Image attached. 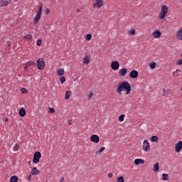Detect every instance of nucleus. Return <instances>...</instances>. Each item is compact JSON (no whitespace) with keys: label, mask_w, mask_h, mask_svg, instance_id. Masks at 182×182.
<instances>
[{"label":"nucleus","mask_w":182,"mask_h":182,"mask_svg":"<svg viewBox=\"0 0 182 182\" xmlns=\"http://www.w3.org/2000/svg\"><path fill=\"white\" fill-rule=\"evenodd\" d=\"M63 181H65V178L61 177V178H60V182H63Z\"/></svg>","instance_id":"nucleus-47"},{"label":"nucleus","mask_w":182,"mask_h":182,"mask_svg":"<svg viewBox=\"0 0 182 182\" xmlns=\"http://www.w3.org/2000/svg\"><path fill=\"white\" fill-rule=\"evenodd\" d=\"M90 139L92 143H99L100 141V138L97 134L92 135Z\"/></svg>","instance_id":"nucleus-7"},{"label":"nucleus","mask_w":182,"mask_h":182,"mask_svg":"<svg viewBox=\"0 0 182 182\" xmlns=\"http://www.w3.org/2000/svg\"><path fill=\"white\" fill-rule=\"evenodd\" d=\"M162 180H164V181L168 180V174L163 173L162 174Z\"/></svg>","instance_id":"nucleus-30"},{"label":"nucleus","mask_w":182,"mask_h":182,"mask_svg":"<svg viewBox=\"0 0 182 182\" xmlns=\"http://www.w3.org/2000/svg\"><path fill=\"white\" fill-rule=\"evenodd\" d=\"M161 12L167 15L168 13V7L166 5H163L161 9Z\"/></svg>","instance_id":"nucleus-15"},{"label":"nucleus","mask_w":182,"mask_h":182,"mask_svg":"<svg viewBox=\"0 0 182 182\" xmlns=\"http://www.w3.org/2000/svg\"><path fill=\"white\" fill-rule=\"evenodd\" d=\"M142 149L144 151H150V144L147 139L144 140Z\"/></svg>","instance_id":"nucleus-4"},{"label":"nucleus","mask_w":182,"mask_h":182,"mask_svg":"<svg viewBox=\"0 0 182 182\" xmlns=\"http://www.w3.org/2000/svg\"><path fill=\"white\" fill-rule=\"evenodd\" d=\"M152 36L153 38H154V39H158V38H160V36H161V32H160V31L159 30H156L153 31Z\"/></svg>","instance_id":"nucleus-10"},{"label":"nucleus","mask_w":182,"mask_h":182,"mask_svg":"<svg viewBox=\"0 0 182 182\" xmlns=\"http://www.w3.org/2000/svg\"><path fill=\"white\" fill-rule=\"evenodd\" d=\"M68 124L70 126V124H72V120H69L68 121Z\"/></svg>","instance_id":"nucleus-50"},{"label":"nucleus","mask_w":182,"mask_h":182,"mask_svg":"<svg viewBox=\"0 0 182 182\" xmlns=\"http://www.w3.org/2000/svg\"><path fill=\"white\" fill-rule=\"evenodd\" d=\"M33 65H36V63L33 61H29L26 63V66L24 67L25 70L28 71V68L31 67Z\"/></svg>","instance_id":"nucleus-16"},{"label":"nucleus","mask_w":182,"mask_h":182,"mask_svg":"<svg viewBox=\"0 0 182 182\" xmlns=\"http://www.w3.org/2000/svg\"><path fill=\"white\" fill-rule=\"evenodd\" d=\"M37 46H41L42 45V41L41 40H38L36 42Z\"/></svg>","instance_id":"nucleus-41"},{"label":"nucleus","mask_w":182,"mask_h":182,"mask_svg":"<svg viewBox=\"0 0 182 182\" xmlns=\"http://www.w3.org/2000/svg\"><path fill=\"white\" fill-rule=\"evenodd\" d=\"M176 38H177V39H178L179 41H182V28H179V29L176 31Z\"/></svg>","instance_id":"nucleus-13"},{"label":"nucleus","mask_w":182,"mask_h":182,"mask_svg":"<svg viewBox=\"0 0 182 182\" xmlns=\"http://www.w3.org/2000/svg\"><path fill=\"white\" fill-rule=\"evenodd\" d=\"M162 96H168V92H166V88H163Z\"/></svg>","instance_id":"nucleus-37"},{"label":"nucleus","mask_w":182,"mask_h":182,"mask_svg":"<svg viewBox=\"0 0 182 182\" xmlns=\"http://www.w3.org/2000/svg\"><path fill=\"white\" fill-rule=\"evenodd\" d=\"M41 15L39 13H37L36 16L35 17L34 19V23L36 25V23H38V22H39V19H41Z\"/></svg>","instance_id":"nucleus-23"},{"label":"nucleus","mask_w":182,"mask_h":182,"mask_svg":"<svg viewBox=\"0 0 182 182\" xmlns=\"http://www.w3.org/2000/svg\"><path fill=\"white\" fill-rule=\"evenodd\" d=\"M103 6V0H95L93 8H102Z\"/></svg>","instance_id":"nucleus-8"},{"label":"nucleus","mask_w":182,"mask_h":182,"mask_svg":"<svg viewBox=\"0 0 182 182\" xmlns=\"http://www.w3.org/2000/svg\"><path fill=\"white\" fill-rule=\"evenodd\" d=\"M180 73H181V71L178 69L175 72H173V76L177 77L180 76Z\"/></svg>","instance_id":"nucleus-27"},{"label":"nucleus","mask_w":182,"mask_h":182,"mask_svg":"<svg viewBox=\"0 0 182 182\" xmlns=\"http://www.w3.org/2000/svg\"><path fill=\"white\" fill-rule=\"evenodd\" d=\"M21 93H28V90L26 88H21Z\"/></svg>","instance_id":"nucleus-40"},{"label":"nucleus","mask_w":182,"mask_h":182,"mask_svg":"<svg viewBox=\"0 0 182 182\" xmlns=\"http://www.w3.org/2000/svg\"><path fill=\"white\" fill-rule=\"evenodd\" d=\"M123 90L125 92V95H130V92H132V86L128 82L123 81L118 84L116 92L118 95H122V92H123Z\"/></svg>","instance_id":"nucleus-1"},{"label":"nucleus","mask_w":182,"mask_h":182,"mask_svg":"<svg viewBox=\"0 0 182 182\" xmlns=\"http://www.w3.org/2000/svg\"><path fill=\"white\" fill-rule=\"evenodd\" d=\"M92 96H93V92H90L88 95V99H92Z\"/></svg>","instance_id":"nucleus-45"},{"label":"nucleus","mask_w":182,"mask_h":182,"mask_svg":"<svg viewBox=\"0 0 182 182\" xmlns=\"http://www.w3.org/2000/svg\"><path fill=\"white\" fill-rule=\"evenodd\" d=\"M49 113H55V109H53V108H50V109H49Z\"/></svg>","instance_id":"nucleus-44"},{"label":"nucleus","mask_w":182,"mask_h":182,"mask_svg":"<svg viewBox=\"0 0 182 182\" xmlns=\"http://www.w3.org/2000/svg\"><path fill=\"white\" fill-rule=\"evenodd\" d=\"M119 68H120V63L118 61H112L111 63V68L112 70H119Z\"/></svg>","instance_id":"nucleus-5"},{"label":"nucleus","mask_w":182,"mask_h":182,"mask_svg":"<svg viewBox=\"0 0 182 182\" xmlns=\"http://www.w3.org/2000/svg\"><path fill=\"white\" fill-rule=\"evenodd\" d=\"M70 95H72V91H67L65 92V100H69V99L70 98Z\"/></svg>","instance_id":"nucleus-24"},{"label":"nucleus","mask_w":182,"mask_h":182,"mask_svg":"<svg viewBox=\"0 0 182 182\" xmlns=\"http://www.w3.org/2000/svg\"><path fill=\"white\" fill-rule=\"evenodd\" d=\"M37 67L40 70H43V69H45V61H43V58L37 60Z\"/></svg>","instance_id":"nucleus-3"},{"label":"nucleus","mask_w":182,"mask_h":182,"mask_svg":"<svg viewBox=\"0 0 182 182\" xmlns=\"http://www.w3.org/2000/svg\"><path fill=\"white\" fill-rule=\"evenodd\" d=\"M31 176H38L39 174V170L36 167H33L31 169Z\"/></svg>","instance_id":"nucleus-14"},{"label":"nucleus","mask_w":182,"mask_h":182,"mask_svg":"<svg viewBox=\"0 0 182 182\" xmlns=\"http://www.w3.org/2000/svg\"><path fill=\"white\" fill-rule=\"evenodd\" d=\"M129 35H136V30L132 29L129 31Z\"/></svg>","instance_id":"nucleus-36"},{"label":"nucleus","mask_w":182,"mask_h":182,"mask_svg":"<svg viewBox=\"0 0 182 182\" xmlns=\"http://www.w3.org/2000/svg\"><path fill=\"white\" fill-rule=\"evenodd\" d=\"M159 168H160V166H159V163H156L153 166V171L154 173H157V171H159Z\"/></svg>","instance_id":"nucleus-22"},{"label":"nucleus","mask_w":182,"mask_h":182,"mask_svg":"<svg viewBox=\"0 0 182 182\" xmlns=\"http://www.w3.org/2000/svg\"><path fill=\"white\" fill-rule=\"evenodd\" d=\"M41 157H42V154L39 151H36L33 154V163L38 164V163H39Z\"/></svg>","instance_id":"nucleus-2"},{"label":"nucleus","mask_w":182,"mask_h":182,"mask_svg":"<svg viewBox=\"0 0 182 182\" xmlns=\"http://www.w3.org/2000/svg\"><path fill=\"white\" fill-rule=\"evenodd\" d=\"M14 1H18V0H14Z\"/></svg>","instance_id":"nucleus-53"},{"label":"nucleus","mask_w":182,"mask_h":182,"mask_svg":"<svg viewBox=\"0 0 182 182\" xmlns=\"http://www.w3.org/2000/svg\"><path fill=\"white\" fill-rule=\"evenodd\" d=\"M134 163L136 166H139V164H144V161L141 159H134Z\"/></svg>","instance_id":"nucleus-17"},{"label":"nucleus","mask_w":182,"mask_h":182,"mask_svg":"<svg viewBox=\"0 0 182 182\" xmlns=\"http://www.w3.org/2000/svg\"><path fill=\"white\" fill-rule=\"evenodd\" d=\"M77 12H78V13L80 12V9H77Z\"/></svg>","instance_id":"nucleus-52"},{"label":"nucleus","mask_w":182,"mask_h":182,"mask_svg":"<svg viewBox=\"0 0 182 182\" xmlns=\"http://www.w3.org/2000/svg\"><path fill=\"white\" fill-rule=\"evenodd\" d=\"M38 14H40L41 15H42V6H39V9H38Z\"/></svg>","instance_id":"nucleus-43"},{"label":"nucleus","mask_w":182,"mask_h":182,"mask_svg":"<svg viewBox=\"0 0 182 182\" xmlns=\"http://www.w3.org/2000/svg\"><path fill=\"white\" fill-rule=\"evenodd\" d=\"M124 117H126V115L121 114L118 118L119 122H124Z\"/></svg>","instance_id":"nucleus-32"},{"label":"nucleus","mask_w":182,"mask_h":182,"mask_svg":"<svg viewBox=\"0 0 182 182\" xmlns=\"http://www.w3.org/2000/svg\"><path fill=\"white\" fill-rule=\"evenodd\" d=\"M107 176H108L109 178H112V177H113V173H108Z\"/></svg>","instance_id":"nucleus-46"},{"label":"nucleus","mask_w":182,"mask_h":182,"mask_svg":"<svg viewBox=\"0 0 182 182\" xmlns=\"http://www.w3.org/2000/svg\"><path fill=\"white\" fill-rule=\"evenodd\" d=\"M181 149H182V141H179L175 144V151L176 153H180V151H181Z\"/></svg>","instance_id":"nucleus-6"},{"label":"nucleus","mask_w":182,"mask_h":182,"mask_svg":"<svg viewBox=\"0 0 182 182\" xmlns=\"http://www.w3.org/2000/svg\"><path fill=\"white\" fill-rule=\"evenodd\" d=\"M11 4V0H0V6H8Z\"/></svg>","instance_id":"nucleus-11"},{"label":"nucleus","mask_w":182,"mask_h":182,"mask_svg":"<svg viewBox=\"0 0 182 182\" xmlns=\"http://www.w3.org/2000/svg\"><path fill=\"white\" fill-rule=\"evenodd\" d=\"M166 14L160 11L159 15V19H164L166 18Z\"/></svg>","instance_id":"nucleus-26"},{"label":"nucleus","mask_w":182,"mask_h":182,"mask_svg":"<svg viewBox=\"0 0 182 182\" xmlns=\"http://www.w3.org/2000/svg\"><path fill=\"white\" fill-rule=\"evenodd\" d=\"M150 141H152V143H159V136H152L150 139H149Z\"/></svg>","instance_id":"nucleus-20"},{"label":"nucleus","mask_w":182,"mask_h":182,"mask_svg":"<svg viewBox=\"0 0 182 182\" xmlns=\"http://www.w3.org/2000/svg\"><path fill=\"white\" fill-rule=\"evenodd\" d=\"M32 34H28L24 36V39H26L27 41H31L32 40Z\"/></svg>","instance_id":"nucleus-31"},{"label":"nucleus","mask_w":182,"mask_h":182,"mask_svg":"<svg viewBox=\"0 0 182 182\" xmlns=\"http://www.w3.org/2000/svg\"><path fill=\"white\" fill-rule=\"evenodd\" d=\"M92 39V34H87L85 36V41H90Z\"/></svg>","instance_id":"nucleus-35"},{"label":"nucleus","mask_w":182,"mask_h":182,"mask_svg":"<svg viewBox=\"0 0 182 182\" xmlns=\"http://www.w3.org/2000/svg\"><path fill=\"white\" fill-rule=\"evenodd\" d=\"M60 81L61 82V83H65V82H66V78L65 77H60Z\"/></svg>","instance_id":"nucleus-38"},{"label":"nucleus","mask_w":182,"mask_h":182,"mask_svg":"<svg viewBox=\"0 0 182 182\" xmlns=\"http://www.w3.org/2000/svg\"><path fill=\"white\" fill-rule=\"evenodd\" d=\"M4 122H9V119L8 118H5Z\"/></svg>","instance_id":"nucleus-49"},{"label":"nucleus","mask_w":182,"mask_h":182,"mask_svg":"<svg viewBox=\"0 0 182 182\" xmlns=\"http://www.w3.org/2000/svg\"><path fill=\"white\" fill-rule=\"evenodd\" d=\"M176 65H182V59L178 60V62H176Z\"/></svg>","instance_id":"nucleus-42"},{"label":"nucleus","mask_w":182,"mask_h":182,"mask_svg":"<svg viewBox=\"0 0 182 182\" xmlns=\"http://www.w3.org/2000/svg\"><path fill=\"white\" fill-rule=\"evenodd\" d=\"M127 75V68H121L119 71V76H126Z\"/></svg>","instance_id":"nucleus-12"},{"label":"nucleus","mask_w":182,"mask_h":182,"mask_svg":"<svg viewBox=\"0 0 182 182\" xmlns=\"http://www.w3.org/2000/svg\"><path fill=\"white\" fill-rule=\"evenodd\" d=\"M105 150H106V148L105 146H102V147L100 148L97 151H95V154L97 156H99V154H100V153H103V151H105Z\"/></svg>","instance_id":"nucleus-21"},{"label":"nucleus","mask_w":182,"mask_h":182,"mask_svg":"<svg viewBox=\"0 0 182 182\" xmlns=\"http://www.w3.org/2000/svg\"><path fill=\"white\" fill-rule=\"evenodd\" d=\"M10 182H18V176H14L10 178Z\"/></svg>","instance_id":"nucleus-28"},{"label":"nucleus","mask_w":182,"mask_h":182,"mask_svg":"<svg viewBox=\"0 0 182 182\" xmlns=\"http://www.w3.org/2000/svg\"><path fill=\"white\" fill-rule=\"evenodd\" d=\"M138 76L139 72H137L136 70H132L129 73V77H131V79H136Z\"/></svg>","instance_id":"nucleus-9"},{"label":"nucleus","mask_w":182,"mask_h":182,"mask_svg":"<svg viewBox=\"0 0 182 182\" xmlns=\"http://www.w3.org/2000/svg\"><path fill=\"white\" fill-rule=\"evenodd\" d=\"M64 73H65V70L64 69H59L58 70V76H63V75H64Z\"/></svg>","instance_id":"nucleus-29"},{"label":"nucleus","mask_w":182,"mask_h":182,"mask_svg":"<svg viewBox=\"0 0 182 182\" xmlns=\"http://www.w3.org/2000/svg\"><path fill=\"white\" fill-rule=\"evenodd\" d=\"M28 166H30V168L32 167V166H31V161H28Z\"/></svg>","instance_id":"nucleus-51"},{"label":"nucleus","mask_w":182,"mask_h":182,"mask_svg":"<svg viewBox=\"0 0 182 182\" xmlns=\"http://www.w3.org/2000/svg\"><path fill=\"white\" fill-rule=\"evenodd\" d=\"M18 114L19 116H21V117H25V116L26 115V111H25V109L21 108L19 109Z\"/></svg>","instance_id":"nucleus-19"},{"label":"nucleus","mask_w":182,"mask_h":182,"mask_svg":"<svg viewBox=\"0 0 182 182\" xmlns=\"http://www.w3.org/2000/svg\"><path fill=\"white\" fill-rule=\"evenodd\" d=\"M48 14H49V9H47L46 10V15H48Z\"/></svg>","instance_id":"nucleus-48"},{"label":"nucleus","mask_w":182,"mask_h":182,"mask_svg":"<svg viewBox=\"0 0 182 182\" xmlns=\"http://www.w3.org/2000/svg\"><path fill=\"white\" fill-rule=\"evenodd\" d=\"M117 182H124V178L123 176H119L117 179Z\"/></svg>","instance_id":"nucleus-34"},{"label":"nucleus","mask_w":182,"mask_h":182,"mask_svg":"<svg viewBox=\"0 0 182 182\" xmlns=\"http://www.w3.org/2000/svg\"><path fill=\"white\" fill-rule=\"evenodd\" d=\"M90 63V58H89V56H87V55H85L83 58L82 63L84 65H87Z\"/></svg>","instance_id":"nucleus-18"},{"label":"nucleus","mask_w":182,"mask_h":182,"mask_svg":"<svg viewBox=\"0 0 182 182\" xmlns=\"http://www.w3.org/2000/svg\"><path fill=\"white\" fill-rule=\"evenodd\" d=\"M32 174L31 173H30L28 176H27V178H26V181H31V180H32Z\"/></svg>","instance_id":"nucleus-39"},{"label":"nucleus","mask_w":182,"mask_h":182,"mask_svg":"<svg viewBox=\"0 0 182 182\" xmlns=\"http://www.w3.org/2000/svg\"><path fill=\"white\" fill-rule=\"evenodd\" d=\"M14 151H18L19 150V144H16L13 147Z\"/></svg>","instance_id":"nucleus-33"},{"label":"nucleus","mask_w":182,"mask_h":182,"mask_svg":"<svg viewBox=\"0 0 182 182\" xmlns=\"http://www.w3.org/2000/svg\"><path fill=\"white\" fill-rule=\"evenodd\" d=\"M156 66H157V63H156V62H152L149 63V68L151 69H156Z\"/></svg>","instance_id":"nucleus-25"}]
</instances>
